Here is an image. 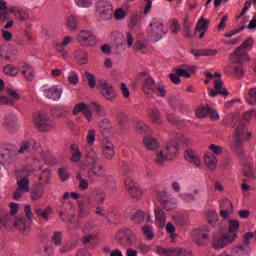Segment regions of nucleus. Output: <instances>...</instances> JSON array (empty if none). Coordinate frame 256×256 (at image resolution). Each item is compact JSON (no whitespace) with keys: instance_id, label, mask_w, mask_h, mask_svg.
Here are the masks:
<instances>
[{"instance_id":"nucleus-1","label":"nucleus","mask_w":256,"mask_h":256,"mask_svg":"<svg viewBox=\"0 0 256 256\" xmlns=\"http://www.w3.org/2000/svg\"><path fill=\"white\" fill-rule=\"evenodd\" d=\"M179 145L189 147V145H191V139L183 134H172L171 141L166 143L165 149L156 155L155 163H157V165H163V163L171 161V159L179 153Z\"/></svg>"},{"instance_id":"nucleus-2","label":"nucleus","mask_w":256,"mask_h":256,"mask_svg":"<svg viewBox=\"0 0 256 256\" xmlns=\"http://www.w3.org/2000/svg\"><path fill=\"white\" fill-rule=\"evenodd\" d=\"M106 195L103 188H94L91 194L85 196V200L79 202L77 219H87V216L91 215V210L95 209L96 203H103L106 200Z\"/></svg>"},{"instance_id":"nucleus-3","label":"nucleus","mask_w":256,"mask_h":256,"mask_svg":"<svg viewBox=\"0 0 256 256\" xmlns=\"http://www.w3.org/2000/svg\"><path fill=\"white\" fill-rule=\"evenodd\" d=\"M253 49V38H248L243 44L238 47L231 56V60L235 63L234 75L236 77H243V62L249 61V56H247V51Z\"/></svg>"},{"instance_id":"nucleus-4","label":"nucleus","mask_w":256,"mask_h":256,"mask_svg":"<svg viewBox=\"0 0 256 256\" xmlns=\"http://www.w3.org/2000/svg\"><path fill=\"white\" fill-rule=\"evenodd\" d=\"M233 127L235 128V134L232 141V149L239 151L240 147H243L244 141L251 139V133L247 131L245 122L239 120V116L235 115L232 118Z\"/></svg>"},{"instance_id":"nucleus-5","label":"nucleus","mask_w":256,"mask_h":256,"mask_svg":"<svg viewBox=\"0 0 256 256\" xmlns=\"http://www.w3.org/2000/svg\"><path fill=\"white\" fill-rule=\"evenodd\" d=\"M239 225V220H229L228 233L214 239L213 247L215 249H223L224 247H227V245H231L233 241H237L239 237V235L237 234V231H239Z\"/></svg>"},{"instance_id":"nucleus-6","label":"nucleus","mask_w":256,"mask_h":256,"mask_svg":"<svg viewBox=\"0 0 256 256\" xmlns=\"http://www.w3.org/2000/svg\"><path fill=\"white\" fill-rule=\"evenodd\" d=\"M86 162L88 163L87 175L90 181H97V179L103 177V166L101 165V158H99L95 150L90 149L87 152Z\"/></svg>"},{"instance_id":"nucleus-7","label":"nucleus","mask_w":256,"mask_h":256,"mask_svg":"<svg viewBox=\"0 0 256 256\" xmlns=\"http://www.w3.org/2000/svg\"><path fill=\"white\" fill-rule=\"evenodd\" d=\"M25 216H17L14 220H11V226L17 229L22 235H27L31 231V224L33 223V212L31 211V205L24 207Z\"/></svg>"},{"instance_id":"nucleus-8","label":"nucleus","mask_w":256,"mask_h":256,"mask_svg":"<svg viewBox=\"0 0 256 256\" xmlns=\"http://www.w3.org/2000/svg\"><path fill=\"white\" fill-rule=\"evenodd\" d=\"M146 31L149 39L154 41V43L161 41V39L167 35V27L160 18H152Z\"/></svg>"},{"instance_id":"nucleus-9","label":"nucleus","mask_w":256,"mask_h":256,"mask_svg":"<svg viewBox=\"0 0 256 256\" xmlns=\"http://www.w3.org/2000/svg\"><path fill=\"white\" fill-rule=\"evenodd\" d=\"M115 239L121 247H133L137 241V234L129 228H122L116 232Z\"/></svg>"},{"instance_id":"nucleus-10","label":"nucleus","mask_w":256,"mask_h":256,"mask_svg":"<svg viewBox=\"0 0 256 256\" xmlns=\"http://www.w3.org/2000/svg\"><path fill=\"white\" fill-rule=\"evenodd\" d=\"M123 172L125 174L124 185L126 187V191H128V194L132 199L139 200L143 197V190L139 187V184L133 180V177L127 174V168H123Z\"/></svg>"},{"instance_id":"nucleus-11","label":"nucleus","mask_w":256,"mask_h":256,"mask_svg":"<svg viewBox=\"0 0 256 256\" xmlns=\"http://www.w3.org/2000/svg\"><path fill=\"white\" fill-rule=\"evenodd\" d=\"M17 159V148L13 144H2L0 146L1 165H11Z\"/></svg>"},{"instance_id":"nucleus-12","label":"nucleus","mask_w":256,"mask_h":256,"mask_svg":"<svg viewBox=\"0 0 256 256\" xmlns=\"http://www.w3.org/2000/svg\"><path fill=\"white\" fill-rule=\"evenodd\" d=\"M36 153H40L41 159H44L43 154H41V149H39V144H37L35 139H28L20 142L17 155H35Z\"/></svg>"},{"instance_id":"nucleus-13","label":"nucleus","mask_w":256,"mask_h":256,"mask_svg":"<svg viewBox=\"0 0 256 256\" xmlns=\"http://www.w3.org/2000/svg\"><path fill=\"white\" fill-rule=\"evenodd\" d=\"M8 13H12V15H14V19H16V21H20V23H25V21L30 18L29 12L26 9L10 7L7 9V12H0V21H9Z\"/></svg>"},{"instance_id":"nucleus-14","label":"nucleus","mask_w":256,"mask_h":256,"mask_svg":"<svg viewBox=\"0 0 256 256\" xmlns=\"http://www.w3.org/2000/svg\"><path fill=\"white\" fill-rule=\"evenodd\" d=\"M76 40L81 47H95L97 45V36L90 30H80Z\"/></svg>"},{"instance_id":"nucleus-15","label":"nucleus","mask_w":256,"mask_h":256,"mask_svg":"<svg viewBox=\"0 0 256 256\" xmlns=\"http://www.w3.org/2000/svg\"><path fill=\"white\" fill-rule=\"evenodd\" d=\"M33 121L39 131L45 132L55 129V122L46 114H35Z\"/></svg>"},{"instance_id":"nucleus-16","label":"nucleus","mask_w":256,"mask_h":256,"mask_svg":"<svg viewBox=\"0 0 256 256\" xmlns=\"http://www.w3.org/2000/svg\"><path fill=\"white\" fill-rule=\"evenodd\" d=\"M96 10L102 21H109L113 18V4L107 0H100L96 4Z\"/></svg>"},{"instance_id":"nucleus-17","label":"nucleus","mask_w":256,"mask_h":256,"mask_svg":"<svg viewBox=\"0 0 256 256\" xmlns=\"http://www.w3.org/2000/svg\"><path fill=\"white\" fill-rule=\"evenodd\" d=\"M98 86L100 88V93L104 99L107 101H113L117 97V92L111 83L107 82L105 79L98 80Z\"/></svg>"},{"instance_id":"nucleus-18","label":"nucleus","mask_w":256,"mask_h":256,"mask_svg":"<svg viewBox=\"0 0 256 256\" xmlns=\"http://www.w3.org/2000/svg\"><path fill=\"white\" fill-rule=\"evenodd\" d=\"M156 199L158 203H160L161 207H163V209H165L166 211H171L172 209H175V206L177 205V199L170 198L169 194H167V191L157 192Z\"/></svg>"},{"instance_id":"nucleus-19","label":"nucleus","mask_w":256,"mask_h":256,"mask_svg":"<svg viewBox=\"0 0 256 256\" xmlns=\"http://www.w3.org/2000/svg\"><path fill=\"white\" fill-rule=\"evenodd\" d=\"M138 77L140 81L143 82V92L145 95H148V97H151V95L155 93V80L149 74H147V72H141Z\"/></svg>"},{"instance_id":"nucleus-20","label":"nucleus","mask_w":256,"mask_h":256,"mask_svg":"<svg viewBox=\"0 0 256 256\" xmlns=\"http://www.w3.org/2000/svg\"><path fill=\"white\" fill-rule=\"evenodd\" d=\"M59 217L64 223H68V229H77V224L71 225L75 221L73 214V204H68L67 207L63 206L59 211Z\"/></svg>"},{"instance_id":"nucleus-21","label":"nucleus","mask_w":256,"mask_h":256,"mask_svg":"<svg viewBox=\"0 0 256 256\" xmlns=\"http://www.w3.org/2000/svg\"><path fill=\"white\" fill-rule=\"evenodd\" d=\"M2 127L8 131V133H15L19 129L17 114L15 112L6 113L2 121Z\"/></svg>"},{"instance_id":"nucleus-22","label":"nucleus","mask_w":256,"mask_h":256,"mask_svg":"<svg viewBox=\"0 0 256 256\" xmlns=\"http://www.w3.org/2000/svg\"><path fill=\"white\" fill-rule=\"evenodd\" d=\"M211 229L209 226H200L199 229L194 230L192 232L193 239L197 245H205L207 243V239H209V232Z\"/></svg>"},{"instance_id":"nucleus-23","label":"nucleus","mask_w":256,"mask_h":256,"mask_svg":"<svg viewBox=\"0 0 256 256\" xmlns=\"http://www.w3.org/2000/svg\"><path fill=\"white\" fill-rule=\"evenodd\" d=\"M129 219L136 225L143 223V221H146V223H151V215H149V213L145 214V212L139 209H133L129 213Z\"/></svg>"},{"instance_id":"nucleus-24","label":"nucleus","mask_w":256,"mask_h":256,"mask_svg":"<svg viewBox=\"0 0 256 256\" xmlns=\"http://www.w3.org/2000/svg\"><path fill=\"white\" fill-rule=\"evenodd\" d=\"M79 113H83L85 119L88 123L95 120V114H93V110L87 106L85 103L76 104L73 110V115H79Z\"/></svg>"},{"instance_id":"nucleus-25","label":"nucleus","mask_w":256,"mask_h":256,"mask_svg":"<svg viewBox=\"0 0 256 256\" xmlns=\"http://www.w3.org/2000/svg\"><path fill=\"white\" fill-rule=\"evenodd\" d=\"M101 153L108 161H111L115 157V145H113V142L109 138L102 140Z\"/></svg>"},{"instance_id":"nucleus-26","label":"nucleus","mask_w":256,"mask_h":256,"mask_svg":"<svg viewBox=\"0 0 256 256\" xmlns=\"http://www.w3.org/2000/svg\"><path fill=\"white\" fill-rule=\"evenodd\" d=\"M21 99L18 93L15 90L8 89L6 95H0V105H15L17 101Z\"/></svg>"},{"instance_id":"nucleus-27","label":"nucleus","mask_w":256,"mask_h":256,"mask_svg":"<svg viewBox=\"0 0 256 256\" xmlns=\"http://www.w3.org/2000/svg\"><path fill=\"white\" fill-rule=\"evenodd\" d=\"M63 94V88L61 86H52L50 88H43V95L47 99H51L52 101H59L61 99V95Z\"/></svg>"},{"instance_id":"nucleus-28","label":"nucleus","mask_w":256,"mask_h":256,"mask_svg":"<svg viewBox=\"0 0 256 256\" xmlns=\"http://www.w3.org/2000/svg\"><path fill=\"white\" fill-rule=\"evenodd\" d=\"M33 175V170L24 169L22 171V175L20 176V179L17 182L18 189H21L23 191H26V193H29V176Z\"/></svg>"},{"instance_id":"nucleus-29","label":"nucleus","mask_w":256,"mask_h":256,"mask_svg":"<svg viewBox=\"0 0 256 256\" xmlns=\"http://www.w3.org/2000/svg\"><path fill=\"white\" fill-rule=\"evenodd\" d=\"M196 116L200 119H203L204 117H211V119H219V114L215 109L210 108L209 105L201 106L196 110Z\"/></svg>"},{"instance_id":"nucleus-30","label":"nucleus","mask_w":256,"mask_h":256,"mask_svg":"<svg viewBox=\"0 0 256 256\" xmlns=\"http://www.w3.org/2000/svg\"><path fill=\"white\" fill-rule=\"evenodd\" d=\"M19 71L26 81H32L35 79V69L31 64H27L25 62L19 64Z\"/></svg>"},{"instance_id":"nucleus-31","label":"nucleus","mask_w":256,"mask_h":256,"mask_svg":"<svg viewBox=\"0 0 256 256\" xmlns=\"http://www.w3.org/2000/svg\"><path fill=\"white\" fill-rule=\"evenodd\" d=\"M214 89L208 90L209 97H217V95H223V97H227L228 92L227 89L223 88V81L219 79H215L214 81Z\"/></svg>"},{"instance_id":"nucleus-32","label":"nucleus","mask_w":256,"mask_h":256,"mask_svg":"<svg viewBox=\"0 0 256 256\" xmlns=\"http://www.w3.org/2000/svg\"><path fill=\"white\" fill-rule=\"evenodd\" d=\"M44 195H45V186H42L41 184H37V183L33 184L30 190V197L32 201H41Z\"/></svg>"},{"instance_id":"nucleus-33","label":"nucleus","mask_w":256,"mask_h":256,"mask_svg":"<svg viewBox=\"0 0 256 256\" xmlns=\"http://www.w3.org/2000/svg\"><path fill=\"white\" fill-rule=\"evenodd\" d=\"M146 115L154 125H161V112L157 107H149L146 109Z\"/></svg>"},{"instance_id":"nucleus-34","label":"nucleus","mask_w":256,"mask_h":256,"mask_svg":"<svg viewBox=\"0 0 256 256\" xmlns=\"http://www.w3.org/2000/svg\"><path fill=\"white\" fill-rule=\"evenodd\" d=\"M34 213L42 219V221H49V216L53 213V208L51 206L41 207L36 206L34 209Z\"/></svg>"},{"instance_id":"nucleus-35","label":"nucleus","mask_w":256,"mask_h":256,"mask_svg":"<svg viewBox=\"0 0 256 256\" xmlns=\"http://www.w3.org/2000/svg\"><path fill=\"white\" fill-rule=\"evenodd\" d=\"M154 215L156 219V227H159V229H163V227H165V223L167 222V216L165 215V211H163L161 207L156 206L154 209Z\"/></svg>"},{"instance_id":"nucleus-36","label":"nucleus","mask_w":256,"mask_h":256,"mask_svg":"<svg viewBox=\"0 0 256 256\" xmlns=\"http://www.w3.org/2000/svg\"><path fill=\"white\" fill-rule=\"evenodd\" d=\"M74 59L78 65H87L89 63V53L82 48H78L74 52Z\"/></svg>"},{"instance_id":"nucleus-37","label":"nucleus","mask_w":256,"mask_h":256,"mask_svg":"<svg viewBox=\"0 0 256 256\" xmlns=\"http://www.w3.org/2000/svg\"><path fill=\"white\" fill-rule=\"evenodd\" d=\"M70 43H73V37L66 36L60 43L56 44V51L60 53L63 59H67V50H65V47H67V45Z\"/></svg>"},{"instance_id":"nucleus-38","label":"nucleus","mask_w":256,"mask_h":256,"mask_svg":"<svg viewBox=\"0 0 256 256\" xmlns=\"http://www.w3.org/2000/svg\"><path fill=\"white\" fill-rule=\"evenodd\" d=\"M250 253V248L247 246V242L238 244L234 246L231 250V255L233 256H248Z\"/></svg>"},{"instance_id":"nucleus-39","label":"nucleus","mask_w":256,"mask_h":256,"mask_svg":"<svg viewBox=\"0 0 256 256\" xmlns=\"http://www.w3.org/2000/svg\"><path fill=\"white\" fill-rule=\"evenodd\" d=\"M103 203H105V200L102 202H96V204L94 205V213L95 215H99L100 217H109V215L113 213V208L107 209L103 206Z\"/></svg>"},{"instance_id":"nucleus-40","label":"nucleus","mask_w":256,"mask_h":256,"mask_svg":"<svg viewBox=\"0 0 256 256\" xmlns=\"http://www.w3.org/2000/svg\"><path fill=\"white\" fill-rule=\"evenodd\" d=\"M192 55L196 58L199 59V57H215L217 55V50L213 49H193L191 51Z\"/></svg>"},{"instance_id":"nucleus-41","label":"nucleus","mask_w":256,"mask_h":256,"mask_svg":"<svg viewBox=\"0 0 256 256\" xmlns=\"http://www.w3.org/2000/svg\"><path fill=\"white\" fill-rule=\"evenodd\" d=\"M204 163L210 171H215V169H217V157L215 154L206 153L204 155Z\"/></svg>"},{"instance_id":"nucleus-42","label":"nucleus","mask_w":256,"mask_h":256,"mask_svg":"<svg viewBox=\"0 0 256 256\" xmlns=\"http://www.w3.org/2000/svg\"><path fill=\"white\" fill-rule=\"evenodd\" d=\"M185 159L186 161H188V163H192L196 167H199L201 165V160L199 159V156H197V153L195 151L186 150Z\"/></svg>"},{"instance_id":"nucleus-43","label":"nucleus","mask_w":256,"mask_h":256,"mask_svg":"<svg viewBox=\"0 0 256 256\" xmlns=\"http://www.w3.org/2000/svg\"><path fill=\"white\" fill-rule=\"evenodd\" d=\"M143 145L148 151H155L159 147V142L153 137H144Z\"/></svg>"},{"instance_id":"nucleus-44","label":"nucleus","mask_w":256,"mask_h":256,"mask_svg":"<svg viewBox=\"0 0 256 256\" xmlns=\"http://www.w3.org/2000/svg\"><path fill=\"white\" fill-rule=\"evenodd\" d=\"M142 17H143V15L141 13H133L130 17L128 26L131 29H137V27H141Z\"/></svg>"},{"instance_id":"nucleus-45","label":"nucleus","mask_w":256,"mask_h":256,"mask_svg":"<svg viewBox=\"0 0 256 256\" xmlns=\"http://www.w3.org/2000/svg\"><path fill=\"white\" fill-rule=\"evenodd\" d=\"M135 127L137 133H139L140 135H149V133L151 132V128H149L147 124L142 120H136Z\"/></svg>"},{"instance_id":"nucleus-46","label":"nucleus","mask_w":256,"mask_h":256,"mask_svg":"<svg viewBox=\"0 0 256 256\" xmlns=\"http://www.w3.org/2000/svg\"><path fill=\"white\" fill-rule=\"evenodd\" d=\"M70 149H71V154H72V157H71L72 163H79V161H81V157H82L81 150H79V145L72 144L70 146Z\"/></svg>"},{"instance_id":"nucleus-47","label":"nucleus","mask_w":256,"mask_h":256,"mask_svg":"<svg viewBox=\"0 0 256 256\" xmlns=\"http://www.w3.org/2000/svg\"><path fill=\"white\" fill-rule=\"evenodd\" d=\"M142 234L147 239V241H153L155 239V231H153V226L145 224L142 226Z\"/></svg>"},{"instance_id":"nucleus-48","label":"nucleus","mask_w":256,"mask_h":256,"mask_svg":"<svg viewBox=\"0 0 256 256\" xmlns=\"http://www.w3.org/2000/svg\"><path fill=\"white\" fill-rule=\"evenodd\" d=\"M50 177H51V171H49V169H44L40 174L38 182H36V184L42 185V187H45V185L49 183Z\"/></svg>"},{"instance_id":"nucleus-49","label":"nucleus","mask_w":256,"mask_h":256,"mask_svg":"<svg viewBox=\"0 0 256 256\" xmlns=\"http://www.w3.org/2000/svg\"><path fill=\"white\" fill-rule=\"evenodd\" d=\"M77 25H79V18L75 15H70L66 19V27L71 31L77 29Z\"/></svg>"},{"instance_id":"nucleus-50","label":"nucleus","mask_w":256,"mask_h":256,"mask_svg":"<svg viewBox=\"0 0 256 256\" xmlns=\"http://www.w3.org/2000/svg\"><path fill=\"white\" fill-rule=\"evenodd\" d=\"M199 193V190H194L193 193H180L178 197L185 203H193L195 201V195Z\"/></svg>"},{"instance_id":"nucleus-51","label":"nucleus","mask_w":256,"mask_h":256,"mask_svg":"<svg viewBox=\"0 0 256 256\" xmlns=\"http://www.w3.org/2000/svg\"><path fill=\"white\" fill-rule=\"evenodd\" d=\"M3 71L8 77H17L19 75V66L17 68L11 64H7L4 66Z\"/></svg>"},{"instance_id":"nucleus-52","label":"nucleus","mask_w":256,"mask_h":256,"mask_svg":"<svg viewBox=\"0 0 256 256\" xmlns=\"http://www.w3.org/2000/svg\"><path fill=\"white\" fill-rule=\"evenodd\" d=\"M176 248H163L161 246L156 247V253L160 256H175V253H177Z\"/></svg>"},{"instance_id":"nucleus-53","label":"nucleus","mask_w":256,"mask_h":256,"mask_svg":"<svg viewBox=\"0 0 256 256\" xmlns=\"http://www.w3.org/2000/svg\"><path fill=\"white\" fill-rule=\"evenodd\" d=\"M11 227V216L5 212L0 213V229Z\"/></svg>"},{"instance_id":"nucleus-54","label":"nucleus","mask_w":256,"mask_h":256,"mask_svg":"<svg viewBox=\"0 0 256 256\" xmlns=\"http://www.w3.org/2000/svg\"><path fill=\"white\" fill-rule=\"evenodd\" d=\"M92 111H94L95 115H98V117H105V115H107L105 108L97 102H92Z\"/></svg>"},{"instance_id":"nucleus-55","label":"nucleus","mask_w":256,"mask_h":256,"mask_svg":"<svg viewBox=\"0 0 256 256\" xmlns=\"http://www.w3.org/2000/svg\"><path fill=\"white\" fill-rule=\"evenodd\" d=\"M207 29H209V20L201 17L196 24V33L198 31H207Z\"/></svg>"},{"instance_id":"nucleus-56","label":"nucleus","mask_w":256,"mask_h":256,"mask_svg":"<svg viewBox=\"0 0 256 256\" xmlns=\"http://www.w3.org/2000/svg\"><path fill=\"white\" fill-rule=\"evenodd\" d=\"M154 93L158 97H167V88L162 83L155 84Z\"/></svg>"},{"instance_id":"nucleus-57","label":"nucleus","mask_w":256,"mask_h":256,"mask_svg":"<svg viewBox=\"0 0 256 256\" xmlns=\"http://www.w3.org/2000/svg\"><path fill=\"white\" fill-rule=\"evenodd\" d=\"M67 113V110L63 106H56L51 109V115L53 117H57L58 119L61 117H65V114Z\"/></svg>"},{"instance_id":"nucleus-58","label":"nucleus","mask_w":256,"mask_h":256,"mask_svg":"<svg viewBox=\"0 0 256 256\" xmlns=\"http://www.w3.org/2000/svg\"><path fill=\"white\" fill-rule=\"evenodd\" d=\"M95 229H97V224L95 223V221H88L82 231L83 233H88V234H94L95 233Z\"/></svg>"},{"instance_id":"nucleus-59","label":"nucleus","mask_w":256,"mask_h":256,"mask_svg":"<svg viewBox=\"0 0 256 256\" xmlns=\"http://www.w3.org/2000/svg\"><path fill=\"white\" fill-rule=\"evenodd\" d=\"M15 55H17V49H15V47L12 46L8 48V51L6 54H1L0 57L1 59H4V61H11V59H13Z\"/></svg>"},{"instance_id":"nucleus-60","label":"nucleus","mask_w":256,"mask_h":256,"mask_svg":"<svg viewBox=\"0 0 256 256\" xmlns=\"http://www.w3.org/2000/svg\"><path fill=\"white\" fill-rule=\"evenodd\" d=\"M183 31L186 37H188L189 39H192L193 34H191V23H189V17L187 16L184 19Z\"/></svg>"},{"instance_id":"nucleus-61","label":"nucleus","mask_w":256,"mask_h":256,"mask_svg":"<svg viewBox=\"0 0 256 256\" xmlns=\"http://www.w3.org/2000/svg\"><path fill=\"white\" fill-rule=\"evenodd\" d=\"M83 77L86 81H88V86L90 87V89H94L95 85H97V80H95V76L89 72H85Z\"/></svg>"},{"instance_id":"nucleus-62","label":"nucleus","mask_w":256,"mask_h":256,"mask_svg":"<svg viewBox=\"0 0 256 256\" xmlns=\"http://www.w3.org/2000/svg\"><path fill=\"white\" fill-rule=\"evenodd\" d=\"M98 127L100 131H109L112 127L111 121L108 118H104L98 123Z\"/></svg>"},{"instance_id":"nucleus-63","label":"nucleus","mask_w":256,"mask_h":256,"mask_svg":"<svg viewBox=\"0 0 256 256\" xmlns=\"http://www.w3.org/2000/svg\"><path fill=\"white\" fill-rule=\"evenodd\" d=\"M218 217L217 212L211 210L208 212L207 221L210 225H212V227H215V225H217Z\"/></svg>"},{"instance_id":"nucleus-64","label":"nucleus","mask_w":256,"mask_h":256,"mask_svg":"<svg viewBox=\"0 0 256 256\" xmlns=\"http://www.w3.org/2000/svg\"><path fill=\"white\" fill-rule=\"evenodd\" d=\"M246 100L250 105L256 103V88H252L249 90Z\"/></svg>"}]
</instances>
